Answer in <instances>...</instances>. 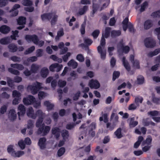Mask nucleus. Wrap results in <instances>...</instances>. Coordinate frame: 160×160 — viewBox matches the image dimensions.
Masks as SVG:
<instances>
[{"label": "nucleus", "instance_id": "nucleus-1", "mask_svg": "<svg viewBox=\"0 0 160 160\" xmlns=\"http://www.w3.org/2000/svg\"><path fill=\"white\" fill-rule=\"evenodd\" d=\"M105 38L104 37L103 33L100 41V45L97 48L98 52L100 54L101 59L102 60H104L106 59V49L103 50L106 44V40Z\"/></svg>", "mask_w": 160, "mask_h": 160}, {"label": "nucleus", "instance_id": "nucleus-2", "mask_svg": "<svg viewBox=\"0 0 160 160\" xmlns=\"http://www.w3.org/2000/svg\"><path fill=\"white\" fill-rule=\"evenodd\" d=\"M41 88V83L38 82L28 87V88L30 90L31 93L33 95L37 93Z\"/></svg>", "mask_w": 160, "mask_h": 160}, {"label": "nucleus", "instance_id": "nucleus-3", "mask_svg": "<svg viewBox=\"0 0 160 160\" xmlns=\"http://www.w3.org/2000/svg\"><path fill=\"white\" fill-rule=\"evenodd\" d=\"M37 114L38 115L37 116L38 117V118L36 122V125L37 127L39 128L41 126L45 114L41 110H38L37 111Z\"/></svg>", "mask_w": 160, "mask_h": 160}, {"label": "nucleus", "instance_id": "nucleus-4", "mask_svg": "<svg viewBox=\"0 0 160 160\" xmlns=\"http://www.w3.org/2000/svg\"><path fill=\"white\" fill-rule=\"evenodd\" d=\"M144 43L146 47L150 48L154 47L156 44L155 41L151 37L146 38L144 40Z\"/></svg>", "mask_w": 160, "mask_h": 160}, {"label": "nucleus", "instance_id": "nucleus-5", "mask_svg": "<svg viewBox=\"0 0 160 160\" xmlns=\"http://www.w3.org/2000/svg\"><path fill=\"white\" fill-rule=\"evenodd\" d=\"M25 38L28 42L29 43L32 42L35 44L38 43V36L35 34L26 35L25 36Z\"/></svg>", "mask_w": 160, "mask_h": 160}, {"label": "nucleus", "instance_id": "nucleus-6", "mask_svg": "<svg viewBox=\"0 0 160 160\" xmlns=\"http://www.w3.org/2000/svg\"><path fill=\"white\" fill-rule=\"evenodd\" d=\"M23 101L25 105H29L34 103L35 101V98L33 96L29 95L27 98H24Z\"/></svg>", "mask_w": 160, "mask_h": 160}, {"label": "nucleus", "instance_id": "nucleus-7", "mask_svg": "<svg viewBox=\"0 0 160 160\" xmlns=\"http://www.w3.org/2000/svg\"><path fill=\"white\" fill-rule=\"evenodd\" d=\"M89 86L91 89H97L100 87V84L97 80L91 79L89 82Z\"/></svg>", "mask_w": 160, "mask_h": 160}, {"label": "nucleus", "instance_id": "nucleus-8", "mask_svg": "<svg viewBox=\"0 0 160 160\" xmlns=\"http://www.w3.org/2000/svg\"><path fill=\"white\" fill-rule=\"evenodd\" d=\"M18 110L19 111L18 112L19 117V119L20 120V116H23L25 113L26 108L25 106L22 104L19 105L18 108Z\"/></svg>", "mask_w": 160, "mask_h": 160}, {"label": "nucleus", "instance_id": "nucleus-9", "mask_svg": "<svg viewBox=\"0 0 160 160\" xmlns=\"http://www.w3.org/2000/svg\"><path fill=\"white\" fill-rule=\"evenodd\" d=\"M52 133L54 135V137L57 139H58L60 136V129L57 127L52 128Z\"/></svg>", "mask_w": 160, "mask_h": 160}, {"label": "nucleus", "instance_id": "nucleus-10", "mask_svg": "<svg viewBox=\"0 0 160 160\" xmlns=\"http://www.w3.org/2000/svg\"><path fill=\"white\" fill-rule=\"evenodd\" d=\"M27 116L33 119H35L38 116L37 114V112L35 114L34 113V110L32 107L29 108L27 112Z\"/></svg>", "mask_w": 160, "mask_h": 160}, {"label": "nucleus", "instance_id": "nucleus-11", "mask_svg": "<svg viewBox=\"0 0 160 160\" xmlns=\"http://www.w3.org/2000/svg\"><path fill=\"white\" fill-rule=\"evenodd\" d=\"M8 117L9 119L11 121H13L16 118L17 115L14 109L10 110L8 113Z\"/></svg>", "mask_w": 160, "mask_h": 160}, {"label": "nucleus", "instance_id": "nucleus-12", "mask_svg": "<svg viewBox=\"0 0 160 160\" xmlns=\"http://www.w3.org/2000/svg\"><path fill=\"white\" fill-rule=\"evenodd\" d=\"M46 141V139L44 137L41 138L39 139L38 145L41 149H44L45 148Z\"/></svg>", "mask_w": 160, "mask_h": 160}, {"label": "nucleus", "instance_id": "nucleus-13", "mask_svg": "<svg viewBox=\"0 0 160 160\" xmlns=\"http://www.w3.org/2000/svg\"><path fill=\"white\" fill-rule=\"evenodd\" d=\"M153 23L152 21L150 19L146 20L144 23V28L145 29L148 30L152 27Z\"/></svg>", "mask_w": 160, "mask_h": 160}, {"label": "nucleus", "instance_id": "nucleus-14", "mask_svg": "<svg viewBox=\"0 0 160 160\" xmlns=\"http://www.w3.org/2000/svg\"><path fill=\"white\" fill-rule=\"evenodd\" d=\"M49 73L48 69L46 67L42 68L40 71V74L41 77L43 78H46L47 77Z\"/></svg>", "mask_w": 160, "mask_h": 160}, {"label": "nucleus", "instance_id": "nucleus-15", "mask_svg": "<svg viewBox=\"0 0 160 160\" xmlns=\"http://www.w3.org/2000/svg\"><path fill=\"white\" fill-rule=\"evenodd\" d=\"M52 17V13H44L41 15V17L42 21L45 19L50 20Z\"/></svg>", "mask_w": 160, "mask_h": 160}, {"label": "nucleus", "instance_id": "nucleus-16", "mask_svg": "<svg viewBox=\"0 0 160 160\" xmlns=\"http://www.w3.org/2000/svg\"><path fill=\"white\" fill-rule=\"evenodd\" d=\"M122 62L123 65L125 69L128 72H129L131 69V67L128 62L126 60V58L123 57L122 58Z\"/></svg>", "mask_w": 160, "mask_h": 160}, {"label": "nucleus", "instance_id": "nucleus-17", "mask_svg": "<svg viewBox=\"0 0 160 160\" xmlns=\"http://www.w3.org/2000/svg\"><path fill=\"white\" fill-rule=\"evenodd\" d=\"M10 28L5 25H3L0 27V32L3 34H6L9 32Z\"/></svg>", "mask_w": 160, "mask_h": 160}, {"label": "nucleus", "instance_id": "nucleus-18", "mask_svg": "<svg viewBox=\"0 0 160 160\" xmlns=\"http://www.w3.org/2000/svg\"><path fill=\"white\" fill-rule=\"evenodd\" d=\"M26 18L23 16L19 17L17 20L18 24L19 25H25L26 23Z\"/></svg>", "mask_w": 160, "mask_h": 160}, {"label": "nucleus", "instance_id": "nucleus-19", "mask_svg": "<svg viewBox=\"0 0 160 160\" xmlns=\"http://www.w3.org/2000/svg\"><path fill=\"white\" fill-rule=\"evenodd\" d=\"M88 9V6L87 5H85L83 6L82 8L79 9L78 14L80 15H83L86 13Z\"/></svg>", "mask_w": 160, "mask_h": 160}, {"label": "nucleus", "instance_id": "nucleus-20", "mask_svg": "<svg viewBox=\"0 0 160 160\" xmlns=\"http://www.w3.org/2000/svg\"><path fill=\"white\" fill-rule=\"evenodd\" d=\"M130 119V121L129 123V126L130 128H134L138 124V122L137 121H135V118L132 117L128 119V121Z\"/></svg>", "mask_w": 160, "mask_h": 160}, {"label": "nucleus", "instance_id": "nucleus-21", "mask_svg": "<svg viewBox=\"0 0 160 160\" xmlns=\"http://www.w3.org/2000/svg\"><path fill=\"white\" fill-rule=\"evenodd\" d=\"M92 2V12L91 14V16L92 17H93L95 13L97 11L99 8V5L97 3H94V2Z\"/></svg>", "mask_w": 160, "mask_h": 160}, {"label": "nucleus", "instance_id": "nucleus-22", "mask_svg": "<svg viewBox=\"0 0 160 160\" xmlns=\"http://www.w3.org/2000/svg\"><path fill=\"white\" fill-rule=\"evenodd\" d=\"M8 48L9 49L10 52H15L18 50V48L17 46L13 43L9 44L8 46Z\"/></svg>", "mask_w": 160, "mask_h": 160}, {"label": "nucleus", "instance_id": "nucleus-23", "mask_svg": "<svg viewBox=\"0 0 160 160\" xmlns=\"http://www.w3.org/2000/svg\"><path fill=\"white\" fill-rule=\"evenodd\" d=\"M84 42L86 45L83 43L81 44L82 46L84 47H88V46L90 45L92 42V40L90 38H86L84 40Z\"/></svg>", "mask_w": 160, "mask_h": 160}, {"label": "nucleus", "instance_id": "nucleus-24", "mask_svg": "<svg viewBox=\"0 0 160 160\" xmlns=\"http://www.w3.org/2000/svg\"><path fill=\"white\" fill-rule=\"evenodd\" d=\"M45 106L47 107V110L48 111L52 110L54 108L53 104L51 103L48 101H46L44 103Z\"/></svg>", "mask_w": 160, "mask_h": 160}, {"label": "nucleus", "instance_id": "nucleus-25", "mask_svg": "<svg viewBox=\"0 0 160 160\" xmlns=\"http://www.w3.org/2000/svg\"><path fill=\"white\" fill-rule=\"evenodd\" d=\"M40 66L35 64H32L31 66V71L32 73H36L38 70Z\"/></svg>", "mask_w": 160, "mask_h": 160}, {"label": "nucleus", "instance_id": "nucleus-26", "mask_svg": "<svg viewBox=\"0 0 160 160\" xmlns=\"http://www.w3.org/2000/svg\"><path fill=\"white\" fill-rule=\"evenodd\" d=\"M121 34L120 30H113L111 32V37L112 38H115L120 36Z\"/></svg>", "mask_w": 160, "mask_h": 160}, {"label": "nucleus", "instance_id": "nucleus-27", "mask_svg": "<svg viewBox=\"0 0 160 160\" xmlns=\"http://www.w3.org/2000/svg\"><path fill=\"white\" fill-rule=\"evenodd\" d=\"M68 65L69 66H71L73 69L76 68L78 66V63L74 61L73 59L71 60L68 63Z\"/></svg>", "mask_w": 160, "mask_h": 160}, {"label": "nucleus", "instance_id": "nucleus-28", "mask_svg": "<svg viewBox=\"0 0 160 160\" xmlns=\"http://www.w3.org/2000/svg\"><path fill=\"white\" fill-rule=\"evenodd\" d=\"M122 129L120 128H118L114 132V134L118 139L121 138L123 137V135L121 132Z\"/></svg>", "mask_w": 160, "mask_h": 160}, {"label": "nucleus", "instance_id": "nucleus-29", "mask_svg": "<svg viewBox=\"0 0 160 160\" xmlns=\"http://www.w3.org/2000/svg\"><path fill=\"white\" fill-rule=\"evenodd\" d=\"M143 101L142 97L139 96H138L135 98V102L138 106H139V103H142Z\"/></svg>", "mask_w": 160, "mask_h": 160}, {"label": "nucleus", "instance_id": "nucleus-30", "mask_svg": "<svg viewBox=\"0 0 160 160\" xmlns=\"http://www.w3.org/2000/svg\"><path fill=\"white\" fill-rule=\"evenodd\" d=\"M111 28L110 27H106L105 30V33H103L104 35V37L105 38H108L109 37L111 32Z\"/></svg>", "mask_w": 160, "mask_h": 160}, {"label": "nucleus", "instance_id": "nucleus-31", "mask_svg": "<svg viewBox=\"0 0 160 160\" xmlns=\"http://www.w3.org/2000/svg\"><path fill=\"white\" fill-rule=\"evenodd\" d=\"M24 154V152L23 151H18L17 152L13 151L12 152V155L14 157H19L23 155Z\"/></svg>", "mask_w": 160, "mask_h": 160}, {"label": "nucleus", "instance_id": "nucleus-32", "mask_svg": "<svg viewBox=\"0 0 160 160\" xmlns=\"http://www.w3.org/2000/svg\"><path fill=\"white\" fill-rule=\"evenodd\" d=\"M22 4L25 6H31L32 4V2L30 0H23L22 1Z\"/></svg>", "mask_w": 160, "mask_h": 160}, {"label": "nucleus", "instance_id": "nucleus-33", "mask_svg": "<svg viewBox=\"0 0 160 160\" xmlns=\"http://www.w3.org/2000/svg\"><path fill=\"white\" fill-rule=\"evenodd\" d=\"M8 70L9 72L12 74L15 75H19L20 74V72L18 70L14 69L13 68H9L8 69Z\"/></svg>", "mask_w": 160, "mask_h": 160}, {"label": "nucleus", "instance_id": "nucleus-34", "mask_svg": "<svg viewBox=\"0 0 160 160\" xmlns=\"http://www.w3.org/2000/svg\"><path fill=\"white\" fill-rule=\"evenodd\" d=\"M50 129V127L48 126H45L44 129V131L42 136H44L46 135L49 132Z\"/></svg>", "mask_w": 160, "mask_h": 160}, {"label": "nucleus", "instance_id": "nucleus-35", "mask_svg": "<svg viewBox=\"0 0 160 160\" xmlns=\"http://www.w3.org/2000/svg\"><path fill=\"white\" fill-rule=\"evenodd\" d=\"M9 42V39L8 38H3L0 40V43L2 45H6Z\"/></svg>", "mask_w": 160, "mask_h": 160}, {"label": "nucleus", "instance_id": "nucleus-36", "mask_svg": "<svg viewBox=\"0 0 160 160\" xmlns=\"http://www.w3.org/2000/svg\"><path fill=\"white\" fill-rule=\"evenodd\" d=\"M106 125L107 128H109L110 131H112L115 128L116 124L115 123V122H113L112 124L109 122H108Z\"/></svg>", "mask_w": 160, "mask_h": 160}, {"label": "nucleus", "instance_id": "nucleus-37", "mask_svg": "<svg viewBox=\"0 0 160 160\" xmlns=\"http://www.w3.org/2000/svg\"><path fill=\"white\" fill-rule=\"evenodd\" d=\"M148 5V3L147 1L144 2L141 6V8L140 9V11L141 12H144L145 10V8Z\"/></svg>", "mask_w": 160, "mask_h": 160}, {"label": "nucleus", "instance_id": "nucleus-38", "mask_svg": "<svg viewBox=\"0 0 160 160\" xmlns=\"http://www.w3.org/2000/svg\"><path fill=\"white\" fill-rule=\"evenodd\" d=\"M35 49V47L33 46H31L28 49L26 50L24 52V54L25 55H27L29 53L32 52Z\"/></svg>", "mask_w": 160, "mask_h": 160}, {"label": "nucleus", "instance_id": "nucleus-39", "mask_svg": "<svg viewBox=\"0 0 160 160\" xmlns=\"http://www.w3.org/2000/svg\"><path fill=\"white\" fill-rule=\"evenodd\" d=\"M65 149L64 147L60 148L58 151L57 154L58 157H60L62 156L65 153Z\"/></svg>", "mask_w": 160, "mask_h": 160}, {"label": "nucleus", "instance_id": "nucleus-40", "mask_svg": "<svg viewBox=\"0 0 160 160\" xmlns=\"http://www.w3.org/2000/svg\"><path fill=\"white\" fill-rule=\"evenodd\" d=\"M100 32V31L99 30L96 29L92 32L91 35L94 39H96L98 37Z\"/></svg>", "mask_w": 160, "mask_h": 160}, {"label": "nucleus", "instance_id": "nucleus-41", "mask_svg": "<svg viewBox=\"0 0 160 160\" xmlns=\"http://www.w3.org/2000/svg\"><path fill=\"white\" fill-rule=\"evenodd\" d=\"M128 28L129 32H130L134 33L135 32L136 30L134 29L133 24L130 22H129Z\"/></svg>", "mask_w": 160, "mask_h": 160}, {"label": "nucleus", "instance_id": "nucleus-42", "mask_svg": "<svg viewBox=\"0 0 160 160\" xmlns=\"http://www.w3.org/2000/svg\"><path fill=\"white\" fill-rule=\"evenodd\" d=\"M86 25V22H84L81 26L80 28V32L82 35H83L85 33V29Z\"/></svg>", "mask_w": 160, "mask_h": 160}, {"label": "nucleus", "instance_id": "nucleus-43", "mask_svg": "<svg viewBox=\"0 0 160 160\" xmlns=\"http://www.w3.org/2000/svg\"><path fill=\"white\" fill-rule=\"evenodd\" d=\"M12 96L13 97L21 98V94L17 90H14L12 92Z\"/></svg>", "mask_w": 160, "mask_h": 160}, {"label": "nucleus", "instance_id": "nucleus-44", "mask_svg": "<svg viewBox=\"0 0 160 160\" xmlns=\"http://www.w3.org/2000/svg\"><path fill=\"white\" fill-rule=\"evenodd\" d=\"M76 59L80 62H83L85 59L83 55L81 54H79L77 55Z\"/></svg>", "mask_w": 160, "mask_h": 160}, {"label": "nucleus", "instance_id": "nucleus-45", "mask_svg": "<svg viewBox=\"0 0 160 160\" xmlns=\"http://www.w3.org/2000/svg\"><path fill=\"white\" fill-rule=\"evenodd\" d=\"M120 75L119 72L115 71L113 72L112 76V80L114 81L117 78H118Z\"/></svg>", "mask_w": 160, "mask_h": 160}, {"label": "nucleus", "instance_id": "nucleus-46", "mask_svg": "<svg viewBox=\"0 0 160 160\" xmlns=\"http://www.w3.org/2000/svg\"><path fill=\"white\" fill-rule=\"evenodd\" d=\"M10 59L14 62H19L21 61L20 58L15 56H12Z\"/></svg>", "mask_w": 160, "mask_h": 160}, {"label": "nucleus", "instance_id": "nucleus-47", "mask_svg": "<svg viewBox=\"0 0 160 160\" xmlns=\"http://www.w3.org/2000/svg\"><path fill=\"white\" fill-rule=\"evenodd\" d=\"M151 16L153 18L160 17V10H158L152 13Z\"/></svg>", "mask_w": 160, "mask_h": 160}, {"label": "nucleus", "instance_id": "nucleus-48", "mask_svg": "<svg viewBox=\"0 0 160 160\" xmlns=\"http://www.w3.org/2000/svg\"><path fill=\"white\" fill-rule=\"evenodd\" d=\"M159 112L156 111H152L148 112V114L152 116H157L158 115Z\"/></svg>", "mask_w": 160, "mask_h": 160}, {"label": "nucleus", "instance_id": "nucleus-49", "mask_svg": "<svg viewBox=\"0 0 160 160\" xmlns=\"http://www.w3.org/2000/svg\"><path fill=\"white\" fill-rule=\"evenodd\" d=\"M71 53L70 52H67V53L62 57V59L64 62H67L68 58L70 56Z\"/></svg>", "mask_w": 160, "mask_h": 160}, {"label": "nucleus", "instance_id": "nucleus-50", "mask_svg": "<svg viewBox=\"0 0 160 160\" xmlns=\"http://www.w3.org/2000/svg\"><path fill=\"white\" fill-rule=\"evenodd\" d=\"M122 52L125 53H128L129 51L130 48L128 46H124L122 47V48H121Z\"/></svg>", "mask_w": 160, "mask_h": 160}, {"label": "nucleus", "instance_id": "nucleus-51", "mask_svg": "<svg viewBox=\"0 0 160 160\" xmlns=\"http://www.w3.org/2000/svg\"><path fill=\"white\" fill-rule=\"evenodd\" d=\"M115 116V117L114 118V120L115 121V123L116 122H117L118 121V115L116 114L115 115V114L114 113H112L111 115V117H110V119L111 120H112L114 117Z\"/></svg>", "mask_w": 160, "mask_h": 160}, {"label": "nucleus", "instance_id": "nucleus-52", "mask_svg": "<svg viewBox=\"0 0 160 160\" xmlns=\"http://www.w3.org/2000/svg\"><path fill=\"white\" fill-rule=\"evenodd\" d=\"M137 79L138 83L139 84H141L144 82V78L143 76L140 75L139 76V77L137 78Z\"/></svg>", "mask_w": 160, "mask_h": 160}, {"label": "nucleus", "instance_id": "nucleus-53", "mask_svg": "<svg viewBox=\"0 0 160 160\" xmlns=\"http://www.w3.org/2000/svg\"><path fill=\"white\" fill-rule=\"evenodd\" d=\"M58 65V63H55L51 64L49 68L51 72H54L55 71L54 69L56 68Z\"/></svg>", "mask_w": 160, "mask_h": 160}, {"label": "nucleus", "instance_id": "nucleus-54", "mask_svg": "<svg viewBox=\"0 0 160 160\" xmlns=\"http://www.w3.org/2000/svg\"><path fill=\"white\" fill-rule=\"evenodd\" d=\"M62 136L63 139L67 138L68 136V132L66 130H63L62 133Z\"/></svg>", "mask_w": 160, "mask_h": 160}, {"label": "nucleus", "instance_id": "nucleus-55", "mask_svg": "<svg viewBox=\"0 0 160 160\" xmlns=\"http://www.w3.org/2000/svg\"><path fill=\"white\" fill-rule=\"evenodd\" d=\"M66 84V82L65 80H59L58 82V85L60 87L63 88Z\"/></svg>", "mask_w": 160, "mask_h": 160}, {"label": "nucleus", "instance_id": "nucleus-56", "mask_svg": "<svg viewBox=\"0 0 160 160\" xmlns=\"http://www.w3.org/2000/svg\"><path fill=\"white\" fill-rule=\"evenodd\" d=\"M132 63L134 67L137 69L140 68L139 62L138 60H135Z\"/></svg>", "mask_w": 160, "mask_h": 160}, {"label": "nucleus", "instance_id": "nucleus-57", "mask_svg": "<svg viewBox=\"0 0 160 160\" xmlns=\"http://www.w3.org/2000/svg\"><path fill=\"white\" fill-rule=\"evenodd\" d=\"M18 144L21 149H23L25 148V144L22 140L19 141L18 142Z\"/></svg>", "mask_w": 160, "mask_h": 160}, {"label": "nucleus", "instance_id": "nucleus-58", "mask_svg": "<svg viewBox=\"0 0 160 160\" xmlns=\"http://www.w3.org/2000/svg\"><path fill=\"white\" fill-rule=\"evenodd\" d=\"M7 81L8 86L12 88L13 85V82L12 79L9 77H7Z\"/></svg>", "mask_w": 160, "mask_h": 160}, {"label": "nucleus", "instance_id": "nucleus-59", "mask_svg": "<svg viewBox=\"0 0 160 160\" xmlns=\"http://www.w3.org/2000/svg\"><path fill=\"white\" fill-rule=\"evenodd\" d=\"M7 109V107L6 106H3L0 109V113L2 114H4L6 112Z\"/></svg>", "mask_w": 160, "mask_h": 160}, {"label": "nucleus", "instance_id": "nucleus-60", "mask_svg": "<svg viewBox=\"0 0 160 160\" xmlns=\"http://www.w3.org/2000/svg\"><path fill=\"white\" fill-rule=\"evenodd\" d=\"M27 123L28 128H32L33 127V121L31 120H29L28 121Z\"/></svg>", "mask_w": 160, "mask_h": 160}, {"label": "nucleus", "instance_id": "nucleus-61", "mask_svg": "<svg viewBox=\"0 0 160 160\" xmlns=\"http://www.w3.org/2000/svg\"><path fill=\"white\" fill-rule=\"evenodd\" d=\"M116 22V21L115 20V18L114 17H113L110 18L109 22V24L110 26H114Z\"/></svg>", "mask_w": 160, "mask_h": 160}, {"label": "nucleus", "instance_id": "nucleus-62", "mask_svg": "<svg viewBox=\"0 0 160 160\" xmlns=\"http://www.w3.org/2000/svg\"><path fill=\"white\" fill-rule=\"evenodd\" d=\"M68 50V48L67 47H65L61 49L60 52V54L63 55L65 54Z\"/></svg>", "mask_w": 160, "mask_h": 160}, {"label": "nucleus", "instance_id": "nucleus-63", "mask_svg": "<svg viewBox=\"0 0 160 160\" xmlns=\"http://www.w3.org/2000/svg\"><path fill=\"white\" fill-rule=\"evenodd\" d=\"M44 124H42V127H39L38 130V134H40L42 133V134L43 132L44 131Z\"/></svg>", "mask_w": 160, "mask_h": 160}, {"label": "nucleus", "instance_id": "nucleus-64", "mask_svg": "<svg viewBox=\"0 0 160 160\" xmlns=\"http://www.w3.org/2000/svg\"><path fill=\"white\" fill-rule=\"evenodd\" d=\"M152 101L154 103L156 104H160V99L158 98L155 97H152Z\"/></svg>", "mask_w": 160, "mask_h": 160}]
</instances>
